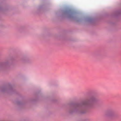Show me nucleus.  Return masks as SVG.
I'll list each match as a JSON object with an SVG mask.
<instances>
[{
    "label": "nucleus",
    "instance_id": "1",
    "mask_svg": "<svg viewBox=\"0 0 121 121\" xmlns=\"http://www.w3.org/2000/svg\"><path fill=\"white\" fill-rule=\"evenodd\" d=\"M95 98H91L89 100L88 102L85 103V104H89L90 103H92L95 101Z\"/></svg>",
    "mask_w": 121,
    "mask_h": 121
},
{
    "label": "nucleus",
    "instance_id": "2",
    "mask_svg": "<svg viewBox=\"0 0 121 121\" xmlns=\"http://www.w3.org/2000/svg\"><path fill=\"white\" fill-rule=\"evenodd\" d=\"M114 114L113 113H110V115L111 116H113L114 115Z\"/></svg>",
    "mask_w": 121,
    "mask_h": 121
},
{
    "label": "nucleus",
    "instance_id": "3",
    "mask_svg": "<svg viewBox=\"0 0 121 121\" xmlns=\"http://www.w3.org/2000/svg\"><path fill=\"white\" fill-rule=\"evenodd\" d=\"M26 62H27V61H26Z\"/></svg>",
    "mask_w": 121,
    "mask_h": 121
}]
</instances>
